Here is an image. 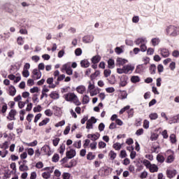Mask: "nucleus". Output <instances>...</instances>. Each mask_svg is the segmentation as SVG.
Wrapping results in <instances>:
<instances>
[{
  "label": "nucleus",
  "mask_w": 179,
  "mask_h": 179,
  "mask_svg": "<svg viewBox=\"0 0 179 179\" xmlns=\"http://www.w3.org/2000/svg\"><path fill=\"white\" fill-rule=\"evenodd\" d=\"M100 75V71L96 70L94 73L91 74L90 79L91 80H94Z\"/></svg>",
  "instance_id": "c9c22d12"
},
{
  "label": "nucleus",
  "mask_w": 179,
  "mask_h": 179,
  "mask_svg": "<svg viewBox=\"0 0 179 179\" xmlns=\"http://www.w3.org/2000/svg\"><path fill=\"white\" fill-rule=\"evenodd\" d=\"M75 54L76 57H80L82 55V49L80 48H78L75 50Z\"/></svg>",
  "instance_id": "052dcab7"
},
{
  "label": "nucleus",
  "mask_w": 179,
  "mask_h": 179,
  "mask_svg": "<svg viewBox=\"0 0 179 179\" xmlns=\"http://www.w3.org/2000/svg\"><path fill=\"white\" fill-rule=\"evenodd\" d=\"M160 54L163 58H167L168 57H170V52L168 50V49L166 48H161Z\"/></svg>",
  "instance_id": "dca6fc26"
},
{
  "label": "nucleus",
  "mask_w": 179,
  "mask_h": 179,
  "mask_svg": "<svg viewBox=\"0 0 179 179\" xmlns=\"http://www.w3.org/2000/svg\"><path fill=\"white\" fill-rule=\"evenodd\" d=\"M141 163L144 164L146 169H148L149 167H150V166H152V163H150V161L148 159H144L143 161L141 160Z\"/></svg>",
  "instance_id": "a19ab883"
},
{
  "label": "nucleus",
  "mask_w": 179,
  "mask_h": 179,
  "mask_svg": "<svg viewBox=\"0 0 179 179\" xmlns=\"http://www.w3.org/2000/svg\"><path fill=\"white\" fill-rule=\"evenodd\" d=\"M91 120H87L86 122V129H93V123L90 122Z\"/></svg>",
  "instance_id": "680f3d73"
},
{
  "label": "nucleus",
  "mask_w": 179,
  "mask_h": 179,
  "mask_svg": "<svg viewBox=\"0 0 179 179\" xmlns=\"http://www.w3.org/2000/svg\"><path fill=\"white\" fill-rule=\"evenodd\" d=\"M66 156L69 159H73L76 156V150L71 148L70 150H67L66 152Z\"/></svg>",
  "instance_id": "9d476101"
},
{
  "label": "nucleus",
  "mask_w": 179,
  "mask_h": 179,
  "mask_svg": "<svg viewBox=\"0 0 179 179\" xmlns=\"http://www.w3.org/2000/svg\"><path fill=\"white\" fill-rule=\"evenodd\" d=\"M172 122L176 124L179 122V114L172 118Z\"/></svg>",
  "instance_id": "774afa93"
},
{
  "label": "nucleus",
  "mask_w": 179,
  "mask_h": 179,
  "mask_svg": "<svg viewBox=\"0 0 179 179\" xmlns=\"http://www.w3.org/2000/svg\"><path fill=\"white\" fill-rule=\"evenodd\" d=\"M157 160L158 162V163H164V161L166 160V159L164 158V156L162 155L161 154H158L157 155Z\"/></svg>",
  "instance_id": "7c9ffc66"
},
{
  "label": "nucleus",
  "mask_w": 179,
  "mask_h": 179,
  "mask_svg": "<svg viewBox=\"0 0 179 179\" xmlns=\"http://www.w3.org/2000/svg\"><path fill=\"white\" fill-rule=\"evenodd\" d=\"M90 101V99L87 95H85L83 99V104H89V102Z\"/></svg>",
  "instance_id": "864d4df0"
},
{
  "label": "nucleus",
  "mask_w": 179,
  "mask_h": 179,
  "mask_svg": "<svg viewBox=\"0 0 179 179\" xmlns=\"http://www.w3.org/2000/svg\"><path fill=\"white\" fill-rule=\"evenodd\" d=\"M119 78L120 79V82L119 83L120 87H125L128 85V80L129 78L127 75H123L122 76H119Z\"/></svg>",
  "instance_id": "7ed1b4c3"
},
{
  "label": "nucleus",
  "mask_w": 179,
  "mask_h": 179,
  "mask_svg": "<svg viewBox=\"0 0 179 179\" xmlns=\"http://www.w3.org/2000/svg\"><path fill=\"white\" fill-rule=\"evenodd\" d=\"M96 159V155H93L92 152H88L87 155V160H94Z\"/></svg>",
  "instance_id": "ea45409f"
},
{
  "label": "nucleus",
  "mask_w": 179,
  "mask_h": 179,
  "mask_svg": "<svg viewBox=\"0 0 179 179\" xmlns=\"http://www.w3.org/2000/svg\"><path fill=\"white\" fill-rule=\"evenodd\" d=\"M76 92L80 93V94H83L86 92V87L85 85H79L76 87Z\"/></svg>",
  "instance_id": "aec40b11"
},
{
  "label": "nucleus",
  "mask_w": 179,
  "mask_h": 179,
  "mask_svg": "<svg viewBox=\"0 0 179 179\" xmlns=\"http://www.w3.org/2000/svg\"><path fill=\"white\" fill-rule=\"evenodd\" d=\"M140 51H141V52H146V51H148V46H146V43H143L140 45Z\"/></svg>",
  "instance_id": "a18cd8bd"
},
{
  "label": "nucleus",
  "mask_w": 179,
  "mask_h": 179,
  "mask_svg": "<svg viewBox=\"0 0 179 179\" xmlns=\"http://www.w3.org/2000/svg\"><path fill=\"white\" fill-rule=\"evenodd\" d=\"M1 149H9V143L8 141H5L2 145H0Z\"/></svg>",
  "instance_id": "3c124183"
},
{
  "label": "nucleus",
  "mask_w": 179,
  "mask_h": 179,
  "mask_svg": "<svg viewBox=\"0 0 179 179\" xmlns=\"http://www.w3.org/2000/svg\"><path fill=\"white\" fill-rule=\"evenodd\" d=\"M166 153L170 155L167 157L166 159V163H173V162H174V160L176 159V157H174V151L171 150H168L166 151Z\"/></svg>",
  "instance_id": "423d86ee"
},
{
  "label": "nucleus",
  "mask_w": 179,
  "mask_h": 179,
  "mask_svg": "<svg viewBox=\"0 0 179 179\" xmlns=\"http://www.w3.org/2000/svg\"><path fill=\"white\" fill-rule=\"evenodd\" d=\"M62 178L63 179H70L71 178V173L68 172H64L62 174Z\"/></svg>",
  "instance_id": "6e6d98bb"
},
{
  "label": "nucleus",
  "mask_w": 179,
  "mask_h": 179,
  "mask_svg": "<svg viewBox=\"0 0 179 179\" xmlns=\"http://www.w3.org/2000/svg\"><path fill=\"white\" fill-rule=\"evenodd\" d=\"M8 111V104L5 102H3V105L1 106V109H0V114H5Z\"/></svg>",
  "instance_id": "cd10ccee"
},
{
  "label": "nucleus",
  "mask_w": 179,
  "mask_h": 179,
  "mask_svg": "<svg viewBox=\"0 0 179 179\" xmlns=\"http://www.w3.org/2000/svg\"><path fill=\"white\" fill-rule=\"evenodd\" d=\"M94 39V36L93 35H87L84 37H83V41L87 44L88 43H92L93 40Z\"/></svg>",
  "instance_id": "ddd939ff"
},
{
  "label": "nucleus",
  "mask_w": 179,
  "mask_h": 179,
  "mask_svg": "<svg viewBox=\"0 0 179 179\" xmlns=\"http://www.w3.org/2000/svg\"><path fill=\"white\" fill-rule=\"evenodd\" d=\"M107 146V144L104 141H99L98 143L99 149H104Z\"/></svg>",
  "instance_id": "13d9d810"
},
{
  "label": "nucleus",
  "mask_w": 179,
  "mask_h": 179,
  "mask_svg": "<svg viewBox=\"0 0 179 179\" xmlns=\"http://www.w3.org/2000/svg\"><path fill=\"white\" fill-rule=\"evenodd\" d=\"M52 110H54L55 114L56 115H59V114H61V108H59L57 106H52Z\"/></svg>",
  "instance_id": "58836bf2"
},
{
  "label": "nucleus",
  "mask_w": 179,
  "mask_h": 179,
  "mask_svg": "<svg viewBox=\"0 0 179 179\" xmlns=\"http://www.w3.org/2000/svg\"><path fill=\"white\" fill-rule=\"evenodd\" d=\"M99 138H100L99 133H96V134H93L92 136H91V141L96 142V141H97V139H99Z\"/></svg>",
  "instance_id": "c03bdc74"
},
{
  "label": "nucleus",
  "mask_w": 179,
  "mask_h": 179,
  "mask_svg": "<svg viewBox=\"0 0 179 179\" xmlns=\"http://www.w3.org/2000/svg\"><path fill=\"white\" fill-rule=\"evenodd\" d=\"M177 173L176 169H167L166 171V177L169 179L174 178L177 176Z\"/></svg>",
  "instance_id": "0eeeda50"
},
{
  "label": "nucleus",
  "mask_w": 179,
  "mask_h": 179,
  "mask_svg": "<svg viewBox=\"0 0 179 179\" xmlns=\"http://www.w3.org/2000/svg\"><path fill=\"white\" fill-rule=\"evenodd\" d=\"M121 94V99L122 100H125V99H127L128 97V93H127V92L125 90H120Z\"/></svg>",
  "instance_id": "4c0bfd02"
},
{
  "label": "nucleus",
  "mask_w": 179,
  "mask_h": 179,
  "mask_svg": "<svg viewBox=\"0 0 179 179\" xmlns=\"http://www.w3.org/2000/svg\"><path fill=\"white\" fill-rule=\"evenodd\" d=\"M44 113L47 117H52L53 113L51 111L50 109L45 110Z\"/></svg>",
  "instance_id": "338daca9"
},
{
  "label": "nucleus",
  "mask_w": 179,
  "mask_h": 179,
  "mask_svg": "<svg viewBox=\"0 0 179 179\" xmlns=\"http://www.w3.org/2000/svg\"><path fill=\"white\" fill-rule=\"evenodd\" d=\"M127 117L128 118H132L134 117V114H135V111L134 110V108H130L127 110Z\"/></svg>",
  "instance_id": "c756f323"
},
{
  "label": "nucleus",
  "mask_w": 179,
  "mask_h": 179,
  "mask_svg": "<svg viewBox=\"0 0 179 179\" xmlns=\"http://www.w3.org/2000/svg\"><path fill=\"white\" fill-rule=\"evenodd\" d=\"M123 69H124V73L127 75L129 73V71L133 72V71L135 69V65L131 64L124 65Z\"/></svg>",
  "instance_id": "1a4fd4ad"
},
{
  "label": "nucleus",
  "mask_w": 179,
  "mask_h": 179,
  "mask_svg": "<svg viewBox=\"0 0 179 179\" xmlns=\"http://www.w3.org/2000/svg\"><path fill=\"white\" fill-rule=\"evenodd\" d=\"M177 27L174 25H169L166 29V32L167 36L170 34L172 37H176V36H178V32H177Z\"/></svg>",
  "instance_id": "f257e3e1"
},
{
  "label": "nucleus",
  "mask_w": 179,
  "mask_h": 179,
  "mask_svg": "<svg viewBox=\"0 0 179 179\" xmlns=\"http://www.w3.org/2000/svg\"><path fill=\"white\" fill-rule=\"evenodd\" d=\"M101 59V57L100 55H95L92 57L91 62L92 64H99Z\"/></svg>",
  "instance_id": "4be33fe9"
},
{
  "label": "nucleus",
  "mask_w": 179,
  "mask_h": 179,
  "mask_svg": "<svg viewBox=\"0 0 179 179\" xmlns=\"http://www.w3.org/2000/svg\"><path fill=\"white\" fill-rule=\"evenodd\" d=\"M128 62V59L122 57H117L116 59V66H121L125 65Z\"/></svg>",
  "instance_id": "9b49d317"
},
{
  "label": "nucleus",
  "mask_w": 179,
  "mask_h": 179,
  "mask_svg": "<svg viewBox=\"0 0 179 179\" xmlns=\"http://www.w3.org/2000/svg\"><path fill=\"white\" fill-rule=\"evenodd\" d=\"M113 148L116 150H121L122 145L120 143H115L113 145Z\"/></svg>",
  "instance_id": "37998d69"
},
{
  "label": "nucleus",
  "mask_w": 179,
  "mask_h": 179,
  "mask_svg": "<svg viewBox=\"0 0 179 179\" xmlns=\"http://www.w3.org/2000/svg\"><path fill=\"white\" fill-rule=\"evenodd\" d=\"M145 41H146V38H138L135 41V44L136 45H139L141 44V45L142 44H145Z\"/></svg>",
  "instance_id": "b1692460"
},
{
  "label": "nucleus",
  "mask_w": 179,
  "mask_h": 179,
  "mask_svg": "<svg viewBox=\"0 0 179 179\" xmlns=\"http://www.w3.org/2000/svg\"><path fill=\"white\" fill-rule=\"evenodd\" d=\"M29 92L32 94L38 93V92H40V88H38V87H34L29 90Z\"/></svg>",
  "instance_id": "5fc2aeb1"
},
{
  "label": "nucleus",
  "mask_w": 179,
  "mask_h": 179,
  "mask_svg": "<svg viewBox=\"0 0 179 179\" xmlns=\"http://www.w3.org/2000/svg\"><path fill=\"white\" fill-rule=\"evenodd\" d=\"M78 164V160L73 159L70 161L69 165L66 164L64 167L66 169H72V167H76V166Z\"/></svg>",
  "instance_id": "2eb2a0df"
},
{
  "label": "nucleus",
  "mask_w": 179,
  "mask_h": 179,
  "mask_svg": "<svg viewBox=\"0 0 179 179\" xmlns=\"http://www.w3.org/2000/svg\"><path fill=\"white\" fill-rule=\"evenodd\" d=\"M104 173L106 176H109L113 173V168L107 166L106 169H104Z\"/></svg>",
  "instance_id": "de8ad7c7"
},
{
  "label": "nucleus",
  "mask_w": 179,
  "mask_h": 179,
  "mask_svg": "<svg viewBox=\"0 0 179 179\" xmlns=\"http://www.w3.org/2000/svg\"><path fill=\"white\" fill-rule=\"evenodd\" d=\"M22 74L24 78H29L30 76V72L29 70H23Z\"/></svg>",
  "instance_id": "bf43d9fd"
},
{
  "label": "nucleus",
  "mask_w": 179,
  "mask_h": 179,
  "mask_svg": "<svg viewBox=\"0 0 179 179\" xmlns=\"http://www.w3.org/2000/svg\"><path fill=\"white\" fill-rule=\"evenodd\" d=\"M41 71H38L37 69H34L31 73V78H32L34 80H38V79H41Z\"/></svg>",
  "instance_id": "39448f33"
},
{
  "label": "nucleus",
  "mask_w": 179,
  "mask_h": 179,
  "mask_svg": "<svg viewBox=\"0 0 179 179\" xmlns=\"http://www.w3.org/2000/svg\"><path fill=\"white\" fill-rule=\"evenodd\" d=\"M169 139H170L171 143H172L173 145H174V143H177V136H176V134H171L169 136Z\"/></svg>",
  "instance_id": "c85d7f7f"
},
{
  "label": "nucleus",
  "mask_w": 179,
  "mask_h": 179,
  "mask_svg": "<svg viewBox=\"0 0 179 179\" xmlns=\"http://www.w3.org/2000/svg\"><path fill=\"white\" fill-rule=\"evenodd\" d=\"M151 43L154 47H156V45H159V43H160V41L157 38H153L151 40Z\"/></svg>",
  "instance_id": "79ce46f5"
},
{
  "label": "nucleus",
  "mask_w": 179,
  "mask_h": 179,
  "mask_svg": "<svg viewBox=\"0 0 179 179\" xmlns=\"http://www.w3.org/2000/svg\"><path fill=\"white\" fill-rule=\"evenodd\" d=\"M130 80L131 83H138V82H141V78L138 76H133Z\"/></svg>",
  "instance_id": "a878e982"
},
{
  "label": "nucleus",
  "mask_w": 179,
  "mask_h": 179,
  "mask_svg": "<svg viewBox=\"0 0 179 179\" xmlns=\"http://www.w3.org/2000/svg\"><path fill=\"white\" fill-rule=\"evenodd\" d=\"M149 118H150V120H151L152 121L155 120H157V118H159V115H157V113H151L149 115Z\"/></svg>",
  "instance_id": "e433bc0d"
},
{
  "label": "nucleus",
  "mask_w": 179,
  "mask_h": 179,
  "mask_svg": "<svg viewBox=\"0 0 179 179\" xmlns=\"http://www.w3.org/2000/svg\"><path fill=\"white\" fill-rule=\"evenodd\" d=\"M115 52H116L117 55H120V54H122V52H124V46L121 45L120 47H116L115 48Z\"/></svg>",
  "instance_id": "bb28decb"
},
{
  "label": "nucleus",
  "mask_w": 179,
  "mask_h": 179,
  "mask_svg": "<svg viewBox=\"0 0 179 179\" xmlns=\"http://www.w3.org/2000/svg\"><path fill=\"white\" fill-rule=\"evenodd\" d=\"M142 162V160H141V159L134 161V163L136 165V167H137V169H136L137 172L142 171V170H143V165H142L143 162Z\"/></svg>",
  "instance_id": "f8f14e48"
},
{
  "label": "nucleus",
  "mask_w": 179,
  "mask_h": 179,
  "mask_svg": "<svg viewBox=\"0 0 179 179\" xmlns=\"http://www.w3.org/2000/svg\"><path fill=\"white\" fill-rule=\"evenodd\" d=\"M25 143V145H27V146H31L33 148L34 146H37V143H38V142L37 141V140H34L31 143Z\"/></svg>",
  "instance_id": "8fccbe9b"
},
{
  "label": "nucleus",
  "mask_w": 179,
  "mask_h": 179,
  "mask_svg": "<svg viewBox=\"0 0 179 179\" xmlns=\"http://www.w3.org/2000/svg\"><path fill=\"white\" fill-rule=\"evenodd\" d=\"M62 71H66V73L69 76H71V75H73V69L71 67V62L64 64L62 66Z\"/></svg>",
  "instance_id": "f03ea898"
},
{
  "label": "nucleus",
  "mask_w": 179,
  "mask_h": 179,
  "mask_svg": "<svg viewBox=\"0 0 179 179\" xmlns=\"http://www.w3.org/2000/svg\"><path fill=\"white\" fill-rule=\"evenodd\" d=\"M129 108H131V106L127 105L120 110L119 114L122 115L123 113H125V111H127V110H129Z\"/></svg>",
  "instance_id": "09e8293b"
},
{
  "label": "nucleus",
  "mask_w": 179,
  "mask_h": 179,
  "mask_svg": "<svg viewBox=\"0 0 179 179\" xmlns=\"http://www.w3.org/2000/svg\"><path fill=\"white\" fill-rule=\"evenodd\" d=\"M64 152H65V144L62 143L59 148V153L64 155Z\"/></svg>",
  "instance_id": "603ef678"
},
{
  "label": "nucleus",
  "mask_w": 179,
  "mask_h": 179,
  "mask_svg": "<svg viewBox=\"0 0 179 179\" xmlns=\"http://www.w3.org/2000/svg\"><path fill=\"white\" fill-rule=\"evenodd\" d=\"M48 122H50V118L49 117H46L43 120L40 122L38 125L40 127H44V125H47L48 124Z\"/></svg>",
  "instance_id": "72a5a7b5"
},
{
  "label": "nucleus",
  "mask_w": 179,
  "mask_h": 179,
  "mask_svg": "<svg viewBox=\"0 0 179 179\" xmlns=\"http://www.w3.org/2000/svg\"><path fill=\"white\" fill-rule=\"evenodd\" d=\"M52 162L53 163H58L59 162V155L58 153H55L52 157Z\"/></svg>",
  "instance_id": "2f4dec72"
},
{
  "label": "nucleus",
  "mask_w": 179,
  "mask_h": 179,
  "mask_svg": "<svg viewBox=\"0 0 179 179\" xmlns=\"http://www.w3.org/2000/svg\"><path fill=\"white\" fill-rule=\"evenodd\" d=\"M107 62L108 68H109V69H114V68H115V61H114L113 59L110 58Z\"/></svg>",
  "instance_id": "a211bd4d"
},
{
  "label": "nucleus",
  "mask_w": 179,
  "mask_h": 179,
  "mask_svg": "<svg viewBox=\"0 0 179 179\" xmlns=\"http://www.w3.org/2000/svg\"><path fill=\"white\" fill-rule=\"evenodd\" d=\"M34 113H41V105H38L36 107H34L33 109Z\"/></svg>",
  "instance_id": "69168bd1"
},
{
  "label": "nucleus",
  "mask_w": 179,
  "mask_h": 179,
  "mask_svg": "<svg viewBox=\"0 0 179 179\" xmlns=\"http://www.w3.org/2000/svg\"><path fill=\"white\" fill-rule=\"evenodd\" d=\"M42 177L43 178H45V179L51 178V173H50V172H43L42 173Z\"/></svg>",
  "instance_id": "4d7b16f0"
},
{
  "label": "nucleus",
  "mask_w": 179,
  "mask_h": 179,
  "mask_svg": "<svg viewBox=\"0 0 179 179\" xmlns=\"http://www.w3.org/2000/svg\"><path fill=\"white\" fill-rule=\"evenodd\" d=\"M156 69H157L156 64H150V68H149L150 73L151 75H155Z\"/></svg>",
  "instance_id": "393cba45"
},
{
  "label": "nucleus",
  "mask_w": 179,
  "mask_h": 179,
  "mask_svg": "<svg viewBox=\"0 0 179 179\" xmlns=\"http://www.w3.org/2000/svg\"><path fill=\"white\" fill-rule=\"evenodd\" d=\"M108 156L110 160H115V157H117V153L114 152V150H110L108 154Z\"/></svg>",
  "instance_id": "f704fd0d"
},
{
  "label": "nucleus",
  "mask_w": 179,
  "mask_h": 179,
  "mask_svg": "<svg viewBox=\"0 0 179 179\" xmlns=\"http://www.w3.org/2000/svg\"><path fill=\"white\" fill-rule=\"evenodd\" d=\"M103 75L106 78H108V76H110V75H111V70L110 69H105L103 71Z\"/></svg>",
  "instance_id": "0e129e2a"
},
{
  "label": "nucleus",
  "mask_w": 179,
  "mask_h": 179,
  "mask_svg": "<svg viewBox=\"0 0 179 179\" xmlns=\"http://www.w3.org/2000/svg\"><path fill=\"white\" fill-rule=\"evenodd\" d=\"M145 64H138L136 66V69L135 70V73H141V72H143L145 69H146V66H145Z\"/></svg>",
  "instance_id": "4468645a"
},
{
  "label": "nucleus",
  "mask_w": 179,
  "mask_h": 179,
  "mask_svg": "<svg viewBox=\"0 0 179 179\" xmlns=\"http://www.w3.org/2000/svg\"><path fill=\"white\" fill-rule=\"evenodd\" d=\"M17 114V111H16L15 109H11L8 113V116H7L6 118L7 120H9V121H15V120H16V117H15V116Z\"/></svg>",
  "instance_id": "6e6552de"
},
{
  "label": "nucleus",
  "mask_w": 179,
  "mask_h": 179,
  "mask_svg": "<svg viewBox=\"0 0 179 179\" xmlns=\"http://www.w3.org/2000/svg\"><path fill=\"white\" fill-rule=\"evenodd\" d=\"M119 156L120 159H125L128 155H127V151L125 150H122Z\"/></svg>",
  "instance_id": "49530a36"
},
{
  "label": "nucleus",
  "mask_w": 179,
  "mask_h": 179,
  "mask_svg": "<svg viewBox=\"0 0 179 179\" xmlns=\"http://www.w3.org/2000/svg\"><path fill=\"white\" fill-rule=\"evenodd\" d=\"M63 97L66 101H69L70 103H73V100L76 99V94L73 92H69L63 95Z\"/></svg>",
  "instance_id": "20e7f679"
},
{
  "label": "nucleus",
  "mask_w": 179,
  "mask_h": 179,
  "mask_svg": "<svg viewBox=\"0 0 179 179\" xmlns=\"http://www.w3.org/2000/svg\"><path fill=\"white\" fill-rule=\"evenodd\" d=\"M150 173H157L159 171V166L155 164H151L148 168Z\"/></svg>",
  "instance_id": "f3484780"
},
{
  "label": "nucleus",
  "mask_w": 179,
  "mask_h": 179,
  "mask_svg": "<svg viewBox=\"0 0 179 179\" xmlns=\"http://www.w3.org/2000/svg\"><path fill=\"white\" fill-rule=\"evenodd\" d=\"M149 124H150V122H149V120H144V121H143V128H144L145 129H148V128H149Z\"/></svg>",
  "instance_id": "e2e57ef3"
},
{
  "label": "nucleus",
  "mask_w": 179,
  "mask_h": 179,
  "mask_svg": "<svg viewBox=\"0 0 179 179\" xmlns=\"http://www.w3.org/2000/svg\"><path fill=\"white\" fill-rule=\"evenodd\" d=\"M49 96L50 99H53V100H58V99H59V94H58L57 91H52Z\"/></svg>",
  "instance_id": "5701e85b"
},
{
  "label": "nucleus",
  "mask_w": 179,
  "mask_h": 179,
  "mask_svg": "<svg viewBox=\"0 0 179 179\" xmlns=\"http://www.w3.org/2000/svg\"><path fill=\"white\" fill-rule=\"evenodd\" d=\"M80 66L82 68H89L90 66V62L87 59L81 60Z\"/></svg>",
  "instance_id": "6ab92c4d"
},
{
  "label": "nucleus",
  "mask_w": 179,
  "mask_h": 179,
  "mask_svg": "<svg viewBox=\"0 0 179 179\" xmlns=\"http://www.w3.org/2000/svg\"><path fill=\"white\" fill-rule=\"evenodd\" d=\"M8 94L13 97L16 94V88L13 85H10L8 90Z\"/></svg>",
  "instance_id": "412c9836"
},
{
  "label": "nucleus",
  "mask_w": 179,
  "mask_h": 179,
  "mask_svg": "<svg viewBox=\"0 0 179 179\" xmlns=\"http://www.w3.org/2000/svg\"><path fill=\"white\" fill-rule=\"evenodd\" d=\"M21 66H22V64L20 63H18V66L16 64L11 65L10 69V73H12V71H13L14 69H16V71H19V69H20Z\"/></svg>",
  "instance_id": "473e14b6"
}]
</instances>
